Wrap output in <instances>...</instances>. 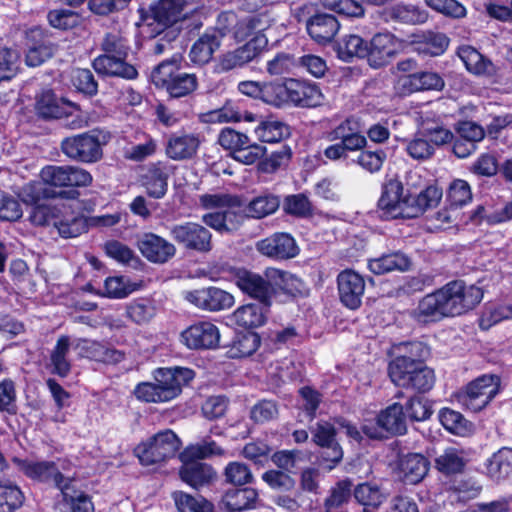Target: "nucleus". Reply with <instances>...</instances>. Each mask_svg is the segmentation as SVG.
I'll return each instance as SVG.
<instances>
[{
    "instance_id": "obj_1",
    "label": "nucleus",
    "mask_w": 512,
    "mask_h": 512,
    "mask_svg": "<svg viewBox=\"0 0 512 512\" xmlns=\"http://www.w3.org/2000/svg\"><path fill=\"white\" fill-rule=\"evenodd\" d=\"M483 298V291L462 280L451 281L440 289L425 295L413 310L412 316L419 323H431L445 317L462 315L476 307Z\"/></svg>"
},
{
    "instance_id": "obj_2",
    "label": "nucleus",
    "mask_w": 512,
    "mask_h": 512,
    "mask_svg": "<svg viewBox=\"0 0 512 512\" xmlns=\"http://www.w3.org/2000/svg\"><path fill=\"white\" fill-rule=\"evenodd\" d=\"M195 376L192 369L184 367L158 368L153 372V382H141L134 388L135 397L146 403H164L177 398L182 387Z\"/></svg>"
},
{
    "instance_id": "obj_3",
    "label": "nucleus",
    "mask_w": 512,
    "mask_h": 512,
    "mask_svg": "<svg viewBox=\"0 0 512 512\" xmlns=\"http://www.w3.org/2000/svg\"><path fill=\"white\" fill-rule=\"evenodd\" d=\"M389 376L397 386L418 392L429 391L435 382L432 369L407 356H398L390 363Z\"/></svg>"
},
{
    "instance_id": "obj_4",
    "label": "nucleus",
    "mask_w": 512,
    "mask_h": 512,
    "mask_svg": "<svg viewBox=\"0 0 512 512\" xmlns=\"http://www.w3.org/2000/svg\"><path fill=\"white\" fill-rule=\"evenodd\" d=\"M108 139L107 133L92 130L65 138L61 143V149L68 158L74 161L95 163L102 158V147L108 142Z\"/></svg>"
},
{
    "instance_id": "obj_5",
    "label": "nucleus",
    "mask_w": 512,
    "mask_h": 512,
    "mask_svg": "<svg viewBox=\"0 0 512 512\" xmlns=\"http://www.w3.org/2000/svg\"><path fill=\"white\" fill-rule=\"evenodd\" d=\"M151 79L157 87L165 89L174 98L186 96L197 87L196 76L181 72L175 61L159 64L152 72Z\"/></svg>"
},
{
    "instance_id": "obj_6",
    "label": "nucleus",
    "mask_w": 512,
    "mask_h": 512,
    "mask_svg": "<svg viewBox=\"0 0 512 512\" xmlns=\"http://www.w3.org/2000/svg\"><path fill=\"white\" fill-rule=\"evenodd\" d=\"M501 380L498 375L484 374L471 381L458 394L459 403L472 412L485 408L499 393Z\"/></svg>"
},
{
    "instance_id": "obj_7",
    "label": "nucleus",
    "mask_w": 512,
    "mask_h": 512,
    "mask_svg": "<svg viewBox=\"0 0 512 512\" xmlns=\"http://www.w3.org/2000/svg\"><path fill=\"white\" fill-rule=\"evenodd\" d=\"M180 445L179 438L172 430H164L139 444L135 452L139 461L149 466L174 457Z\"/></svg>"
},
{
    "instance_id": "obj_8",
    "label": "nucleus",
    "mask_w": 512,
    "mask_h": 512,
    "mask_svg": "<svg viewBox=\"0 0 512 512\" xmlns=\"http://www.w3.org/2000/svg\"><path fill=\"white\" fill-rule=\"evenodd\" d=\"M382 216L388 219L412 218L411 194L405 192L403 184L397 179L388 180L382 188L378 200Z\"/></svg>"
},
{
    "instance_id": "obj_9",
    "label": "nucleus",
    "mask_w": 512,
    "mask_h": 512,
    "mask_svg": "<svg viewBox=\"0 0 512 512\" xmlns=\"http://www.w3.org/2000/svg\"><path fill=\"white\" fill-rule=\"evenodd\" d=\"M70 465L68 461H62L60 466L51 461H18L19 469L26 476L41 482L52 481L59 490L73 475L69 473Z\"/></svg>"
},
{
    "instance_id": "obj_10",
    "label": "nucleus",
    "mask_w": 512,
    "mask_h": 512,
    "mask_svg": "<svg viewBox=\"0 0 512 512\" xmlns=\"http://www.w3.org/2000/svg\"><path fill=\"white\" fill-rule=\"evenodd\" d=\"M222 22H235V14L225 12L219 15L217 28L212 32L203 34L192 46L190 58L194 63L205 64L209 62L216 50L221 45V40L227 33V27L222 26Z\"/></svg>"
},
{
    "instance_id": "obj_11",
    "label": "nucleus",
    "mask_w": 512,
    "mask_h": 512,
    "mask_svg": "<svg viewBox=\"0 0 512 512\" xmlns=\"http://www.w3.org/2000/svg\"><path fill=\"white\" fill-rule=\"evenodd\" d=\"M268 44L267 37H253L244 45L222 54L216 66L218 72L241 68L258 57Z\"/></svg>"
},
{
    "instance_id": "obj_12",
    "label": "nucleus",
    "mask_w": 512,
    "mask_h": 512,
    "mask_svg": "<svg viewBox=\"0 0 512 512\" xmlns=\"http://www.w3.org/2000/svg\"><path fill=\"white\" fill-rule=\"evenodd\" d=\"M363 432L370 438H382L383 432L404 434L406 432V417L402 405L394 403L381 411L377 416V424H364Z\"/></svg>"
},
{
    "instance_id": "obj_13",
    "label": "nucleus",
    "mask_w": 512,
    "mask_h": 512,
    "mask_svg": "<svg viewBox=\"0 0 512 512\" xmlns=\"http://www.w3.org/2000/svg\"><path fill=\"white\" fill-rule=\"evenodd\" d=\"M170 235L184 247L199 252H208L212 248L211 233L204 226L195 222L174 225Z\"/></svg>"
},
{
    "instance_id": "obj_14",
    "label": "nucleus",
    "mask_w": 512,
    "mask_h": 512,
    "mask_svg": "<svg viewBox=\"0 0 512 512\" xmlns=\"http://www.w3.org/2000/svg\"><path fill=\"white\" fill-rule=\"evenodd\" d=\"M180 338L189 349H213L218 346L220 333L213 323L200 321L186 328Z\"/></svg>"
},
{
    "instance_id": "obj_15",
    "label": "nucleus",
    "mask_w": 512,
    "mask_h": 512,
    "mask_svg": "<svg viewBox=\"0 0 512 512\" xmlns=\"http://www.w3.org/2000/svg\"><path fill=\"white\" fill-rule=\"evenodd\" d=\"M256 250L272 259H291L299 254L295 239L288 233L277 232L256 243Z\"/></svg>"
},
{
    "instance_id": "obj_16",
    "label": "nucleus",
    "mask_w": 512,
    "mask_h": 512,
    "mask_svg": "<svg viewBox=\"0 0 512 512\" xmlns=\"http://www.w3.org/2000/svg\"><path fill=\"white\" fill-rule=\"evenodd\" d=\"M202 138L199 133L178 131L172 133L166 144V155L175 161L193 159L201 146Z\"/></svg>"
},
{
    "instance_id": "obj_17",
    "label": "nucleus",
    "mask_w": 512,
    "mask_h": 512,
    "mask_svg": "<svg viewBox=\"0 0 512 512\" xmlns=\"http://www.w3.org/2000/svg\"><path fill=\"white\" fill-rule=\"evenodd\" d=\"M337 284L341 302L351 310L359 308L365 291L362 276L352 270H345L338 275Z\"/></svg>"
},
{
    "instance_id": "obj_18",
    "label": "nucleus",
    "mask_w": 512,
    "mask_h": 512,
    "mask_svg": "<svg viewBox=\"0 0 512 512\" xmlns=\"http://www.w3.org/2000/svg\"><path fill=\"white\" fill-rule=\"evenodd\" d=\"M185 298L195 306L210 311L228 309L235 302L232 294L216 287L188 292Z\"/></svg>"
},
{
    "instance_id": "obj_19",
    "label": "nucleus",
    "mask_w": 512,
    "mask_h": 512,
    "mask_svg": "<svg viewBox=\"0 0 512 512\" xmlns=\"http://www.w3.org/2000/svg\"><path fill=\"white\" fill-rule=\"evenodd\" d=\"M138 249L150 262L164 264L174 257V244L154 233L144 234L138 241Z\"/></svg>"
},
{
    "instance_id": "obj_20",
    "label": "nucleus",
    "mask_w": 512,
    "mask_h": 512,
    "mask_svg": "<svg viewBox=\"0 0 512 512\" xmlns=\"http://www.w3.org/2000/svg\"><path fill=\"white\" fill-rule=\"evenodd\" d=\"M399 42L390 33H378L368 45L366 55L370 66L374 68L385 65L398 51Z\"/></svg>"
},
{
    "instance_id": "obj_21",
    "label": "nucleus",
    "mask_w": 512,
    "mask_h": 512,
    "mask_svg": "<svg viewBox=\"0 0 512 512\" xmlns=\"http://www.w3.org/2000/svg\"><path fill=\"white\" fill-rule=\"evenodd\" d=\"M234 282L243 293L260 302H268L271 297L269 281L265 276L243 269L235 273Z\"/></svg>"
},
{
    "instance_id": "obj_22",
    "label": "nucleus",
    "mask_w": 512,
    "mask_h": 512,
    "mask_svg": "<svg viewBox=\"0 0 512 512\" xmlns=\"http://www.w3.org/2000/svg\"><path fill=\"white\" fill-rule=\"evenodd\" d=\"M444 81L435 72H417L402 75L397 80V89L403 94H411L422 90H441Z\"/></svg>"
},
{
    "instance_id": "obj_23",
    "label": "nucleus",
    "mask_w": 512,
    "mask_h": 512,
    "mask_svg": "<svg viewBox=\"0 0 512 512\" xmlns=\"http://www.w3.org/2000/svg\"><path fill=\"white\" fill-rule=\"evenodd\" d=\"M289 102L301 107H316L322 104L324 95L315 83L289 79Z\"/></svg>"
},
{
    "instance_id": "obj_24",
    "label": "nucleus",
    "mask_w": 512,
    "mask_h": 512,
    "mask_svg": "<svg viewBox=\"0 0 512 512\" xmlns=\"http://www.w3.org/2000/svg\"><path fill=\"white\" fill-rule=\"evenodd\" d=\"M93 68L98 74L104 76L134 79L138 75L135 67L126 62V58L105 53L94 59Z\"/></svg>"
},
{
    "instance_id": "obj_25",
    "label": "nucleus",
    "mask_w": 512,
    "mask_h": 512,
    "mask_svg": "<svg viewBox=\"0 0 512 512\" xmlns=\"http://www.w3.org/2000/svg\"><path fill=\"white\" fill-rule=\"evenodd\" d=\"M264 275L269 281L270 296L276 290H281L294 296L306 293L305 283L290 272L269 267L265 270Z\"/></svg>"
},
{
    "instance_id": "obj_26",
    "label": "nucleus",
    "mask_w": 512,
    "mask_h": 512,
    "mask_svg": "<svg viewBox=\"0 0 512 512\" xmlns=\"http://www.w3.org/2000/svg\"><path fill=\"white\" fill-rule=\"evenodd\" d=\"M458 56L466 69L472 74L488 78L498 74L496 65L472 46L464 45L459 47Z\"/></svg>"
},
{
    "instance_id": "obj_27",
    "label": "nucleus",
    "mask_w": 512,
    "mask_h": 512,
    "mask_svg": "<svg viewBox=\"0 0 512 512\" xmlns=\"http://www.w3.org/2000/svg\"><path fill=\"white\" fill-rule=\"evenodd\" d=\"M338 433V425L328 421H320L317 423L316 428L313 431L314 441L328 449L327 454L324 458L333 463H337L342 459L343 452L341 447L335 441V436Z\"/></svg>"
},
{
    "instance_id": "obj_28",
    "label": "nucleus",
    "mask_w": 512,
    "mask_h": 512,
    "mask_svg": "<svg viewBox=\"0 0 512 512\" xmlns=\"http://www.w3.org/2000/svg\"><path fill=\"white\" fill-rule=\"evenodd\" d=\"M74 349V340L67 335H61L49 356V368L52 374L66 377L71 371L70 349Z\"/></svg>"
},
{
    "instance_id": "obj_29",
    "label": "nucleus",
    "mask_w": 512,
    "mask_h": 512,
    "mask_svg": "<svg viewBox=\"0 0 512 512\" xmlns=\"http://www.w3.org/2000/svg\"><path fill=\"white\" fill-rule=\"evenodd\" d=\"M268 306V302L243 305L233 312L231 320L246 329L257 328L265 323Z\"/></svg>"
},
{
    "instance_id": "obj_30",
    "label": "nucleus",
    "mask_w": 512,
    "mask_h": 512,
    "mask_svg": "<svg viewBox=\"0 0 512 512\" xmlns=\"http://www.w3.org/2000/svg\"><path fill=\"white\" fill-rule=\"evenodd\" d=\"M231 25H235L234 27V37L237 41H244L251 37H266L264 35V31L269 27V19L265 15H253L243 18L234 23L222 22V26L227 27V31L229 30Z\"/></svg>"
},
{
    "instance_id": "obj_31",
    "label": "nucleus",
    "mask_w": 512,
    "mask_h": 512,
    "mask_svg": "<svg viewBox=\"0 0 512 512\" xmlns=\"http://www.w3.org/2000/svg\"><path fill=\"white\" fill-rule=\"evenodd\" d=\"M331 141L344 142L348 148L363 149L367 145V139L359 131L358 122L352 118H348L338 124L328 133Z\"/></svg>"
},
{
    "instance_id": "obj_32",
    "label": "nucleus",
    "mask_w": 512,
    "mask_h": 512,
    "mask_svg": "<svg viewBox=\"0 0 512 512\" xmlns=\"http://www.w3.org/2000/svg\"><path fill=\"white\" fill-rule=\"evenodd\" d=\"M412 266L411 258L401 251L382 255L381 257L369 260V270L377 275L389 272H405Z\"/></svg>"
},
{
    "instance_id": "obj_33",
    "label": "nucleus",
    "mask_w": 512,
    "mask_h": 512,
    "mask_svg": "<svg viewBox=\"0 0 512 512\" xmlns=\"http://www.w3.org/2000/svg\"><path fill=\"white\" fill-rule=\"evenodd\" d=\"M486 474L494 482L512 479V449L503 447L486 463Z\"/></svg>"
},
{
    "instance_id": "obj_34",
    "label": "nucleus",
    "mask_w": 512,
    "mask_h": 512,
    "mask_svg": "<svg viewBox=\"0 0 512 512\" xmlns=\"http://www.w3.org/2000/svg\"><path fill=\"white\" fill-rule=\"evenodd\" d=\"M186 0H158L151 11L154 19L163 26H170L185 18Z\"/></svg>"
},
{
    "instance_id": "obj_35",
    "label": "nucleus",
    "mask_w": 512,
    "mask_h": 512,
    "mask_svg": "<svg viewBox=\"0 0 512 512\" xmlns=\"http://www.w3.org/2000/svg\"><path fill=\"white\" fill-rule=\"evenodd\" d=\"M76 106L63 98H57L51 91L43 92L37 100L36 109L43 118H60L71 113Z\"/></svg>"
},
{
    "instance_id": "obj_36",
    "label": "nucleus",
    "mask_w": 512,
    "mask_h": 512,
    "mask_svg": "<svg viewBox=\"0 0 512 512\" xmlns=\"http://www.w3.org/2000/svg\"><path fill=\"white\" fill-rule=\"evenodd\" d=\"M339 30L337 19L330 14H317L307 23V31L318 43L330 42Z\"/></svg>"
},
{
    "instance_id": "obj_37",
    "label": "nucleus",
    "mask_w": 512,
    "mask_h": 512,
    "mask_svg": "<svg viewBox=\"0 0 512 512\" xmlns=\"http://www.w3.org/2000/svg\"><path fill=\"white\" fill-rule=\"evenodd\" d=\"M180 477L191 487L199 488L212 482L216 477V472L206 463L192 461L182 466Z\"/></svg>"
},
{
    "instance_id": "obj_38",
    "label": "nucleus",
    "mask_w": 512,
    "mask_h": 512,
    "mask_svg": "<svg viewBox=\"0 0 512 512\" xmlns=\"http://www.w3.org/2000/svg\"><path fill=\"white\" fill-rule=\"evenodd\" d=\"M257 498L255 489H230L224 494L222 504L228 512H242L254 507Z\"/></svg>"
},
{
    "instance_id": "obj_39",
    "label": "nucleus",
    "mask_w": 512,
    "mask_h": 512,
    "mask_svg": "<svg viewBox=\"0 0 512 512\" xmlns=\"http://www.w3.org/2000/svg\"><path fill=\"white\" fill-rule=\"evenodd\" d=\"M466 464L467 456L465 451L457 447L446 448L435 459L437 470L446 475L461 473Z\"/></svg>"
},
{
    "instance_id": "obj_40",
    "label": "nucleus",
    "mask_w": 512,
    "mask_h": 512,
    "mask_svg": "<svg viewBox=\"0 0 512 512\" xmlns=\"http://www.w3.org/2000/svg\"><path fill=\"white\" fill-rule=\"evenodd\" d=\"M74 474L60 488L64 502L72 512H94V505L89 495L74 486Z\"/></svg>"
},
{
    "instance_id": "obj_41",
    "label": "nucleus",
    "mask_w": 512,
    "mask_h": 512,
    "mask_svg": "<svg viewBox=\"0 0 512 512\" xmlns=\"http://www.w3.org/2000/svg\"><path fill=\"white\" fill-rule=\"evenodd\" d=\"M400 470L406 482L416 484L427 474L429 462L423 455L411 453L401 459Z\"/></svg>"
},
{
    "instance_id": "obj_42",
    "label": "nucleus",
    "mask_w": 512,
    "mask_h": 512,
    "mask_svg": "<svg viewBox=\"0 0 512 512\" xmlns=\"http://www.w3.org/2000/svg\"><path fill=\"white\" fill-rule=\"evenodd\" d=\"M368 43L356 34L344 35L336 43V52L343 61H351L353 58H364L367 55Z\"/></svg>"
},
{
    "instance_id": "obj_43",
    "label": "nucleus",
    "mask_w": 512,
    "mask_h": 512,
    "mask_svg": "<svg viewBox=\"0 0 512 512\" xmlns=\"http://www.w3.org/2000/svg\"><path fill=\"white\" fill-rule=\"evenodd\" d=\"M59 234L64 238L77 237L85 231L86 224L82 217L70 212V208L62 206L60 217L54 222Z\"/></svg>"
},
{
    "instance_id": "obj_44",
    "label": "nucleus",
    "mask_w": 512,
    "mask_h": 512,
    "mask_svg": "<svg viewBox=\"0 0 512 512\" xmlns=\"http://www.w3.org/2000/svg\"><path fill=\"white\" fill-rule=\"evenodd\" d=\"M280 206V199L273 194H261L253 198L246 207L249 217L261 219L277 211Z\"/></svg>"
},
{
    "instance_id": "obj_45",
    "label": "nucleus",
    "mask_w": 512,
    "mask_h": 512,
    "mask_svg": "<svg viewBox=\"0 0 512 512\" xmlns=\"http://www.w3.org/2000/svg\"><path fill=\"white\" fill-rule=\"evenodd\" d=\"M442 190L430 185L417 195L411 194L412 218L422 215L427 209L436 206L442 199Z\"/></svg>"
},
{
    "instance_id": "obj_46",
    "label": "nucleus",
    "mask_w": 512,
    "mask_h": 512,
    "mask_svg": "<svg viewBox=\"0 0 512 512\" xmlns=\"http://www.w3.org/2000/svg\"><path fill=\"white\" fill-rule=\"evenodd\" d=\"M156 313V305L149 299L141 298L134 300L126 307V316L138 325L149 323L155 317Z\"/></svg>"
},
{
    "instance_id": "obj_47",
    "label": "nucleus",
    "mask_w": 512,
    "mask_h": 512,
    "mask_svg": "<svg viewBox=\"0 0 512 512\" xmlns=\"http://www.w3.org/2000/svg\"><path fill=\"white\" fill-rule=\"evenodd\" d=\"M257 138L262 142H279L290 135L289 127L277 120L262 121L254 130Z\"/></svg>"
},
{
    "instance_id": "obj_48",
    "label": "nucleus",
    "mask_w": 512,
    "mask_h": 512,
    "mask_svg": "<svg viewBox=\"0 0 512 512\" xmlns=\"http://www.w3.org/2000/svg\"><path fill=\"white\" fill-rule=\"evenodd\" d=\"M354 497L365 507L377 508L386 499V494L378 484L365 482L355 488Z\"/></svg>"
},
{
    "instance_id": "obj_49",
    "label": "nucleus",
    "mask_w": 512,
    "mask_h": 512,
    "mask_svg": "<svg viewBox=\"0 0 512 512\" xmlns=\"http://www.w3.org/2000/svg\"><path fill=\"white\" fill-rule=\"evenodd\" d=\"M141 287L125 276L108 277L104 283L105 295L109 298L122 299Z\"/></svg>"
},
{
    "instance_id": "obj_50",
    "label": "nucleus",
    "mask_w": 512,
    "mask_h": 512,
    "mask_svg": "<svg viewBox=\"0 0 512 512\" xmlns=\"http://www.w3.org/2000/svg\"><path fill=\"white\" fill-rule=\"evenodd\" d=\"M74 350L77 351L79 357L90 358L96 361H110L112 350L107 349L102 344L88 339L74 340Z\"/></svg>"
},
{
    "instance_id": "obj_51",
    "label": "nucleus",
    "mask_w": 512,
    "mask_h": 512,
    "mask_svg": "<svg viewBox=\"0 0 512 512\" xmlns=\"http://www.w3.org/2000/svg\"><path fill=\"white\" fill-rule=\"evenodd\" d=\"M260 345V337L257 333L247 332L238 335L228 350L231 358H241L252 355Z\"/></svg>"
},
{
    "instance_id": "obj_52",
    "label": "nucleus",
    "mask_w": 512,
    "mask_h": 512,
    "mask_svg": "<svg viewBox=\"0 0 512 512\" xmlns=\"http://www.w3.org/2000/svg\"><path fill=\"white\" fill-rule=\"evenodd\" d=\"M66 194V192L57 193L54 189L47 187L41 179L27 183L21 190L23 201L29 204H36L41 199L63 197Z\"/></svg>"
},
{
    "instance_id": "obj_53",
    "label": "nucleus",
    "mask_w": 512,
    "mask_h": 512,
    "mask_svg": "<svg viewBox=\"0 0 512 512\" xmlns=\"http://www.w3.org/2000/svg\"><path fill=\"white\" fill-rule=\"evenodd\" d=\"M223 475L225 482L233 486H244L254 481V475L248 465L238 461L228 463Z\"/></svg>"
},
{
    "instance_id": "obj_54",
    "label": "nucleus",
    "mask_w": 512,
    "mask_h": 512,
    "mask_svg": "<svg viewBox=\"0 0 512 512\" xmlns=\"http://www.w3.org/2000/svg\"><path fill=\"white\" fill-rule=\"evenodd\" d=\"M23 501L24 495L16 485L0 481V512H13Z\"/></svg>"
},
{
    "instance_id": "obj_55",
    "label": "nucleus",
    "mask_w": 512,
    "mask_h": 512,
    "mask_svg": "<svg viewBox=\"0 0 512 512\" xmlns=\"http://www.w3.org/2000/svg\"><path fill=\"white\" fill-rule=\"evenodd\" d=\"M472 200L471 187L465 180H453L447 190V202L452 207L460 210Z\"/></svg>"
},
{
    "instance_id": "obj_56",
    "label": "nucleus",
    "mask_w": 512,
    "mask_h": 512,
    "mask_svg": "<svg viewBox=\"0 0 512 512\" xmlns=\"http://www.w3.org/2000/svg\"><path fill=\"white\" fill-rule=\"evenodd\" d=\"M448 44L449 40L443 33L427 32L416 49L420 54L438 56L445 52Z\"/></svg>"
},
{
    "instance_id": "obj_57",
    "label": "nucleus",
    "mask_w": 512,
    "mask_h": 512,
    "mask_svg": "<svg viewBox=\"0 0 512 512\" xmlns=\"http://www.w3.org/2000/svg\"><path fill=\"white\" fill-rule=\"evenodd\" d=\"M439 420L445 429L454 434L465 435L471 431V423L462 414L450 408L440 410Z\"/></svg>"
},
{
    "instance_id": "obj_58",
    "label": "nucleus",
    "mask_w": 512,
    "mask_h": 512,
    "mask_svg": "<svg viewBox=\"0 0 512 512\" xmlns=\"http://www.w3.org/2000/svg\"><path fill=\"white\" fill-rule=\"evenodd\" d=\"M145 187L150 197L163 198L168 189V174L159 167L152 168L146 176Z\"/></svg>"
},
{
    "instance_id": "obj_59",
    "label": "nucleus",
    "mask_w": 512,
    "mask_h": 512,
    "mask_svg": "<svg viewBox=\"0 0 512 512\" xmlns=\"http://www.w3.org/2000/svg\"><path fill=\"white\" fill-rule=\"evenodd\" d=\"M179 512H213V505L204 498H195L184 492L173 494Z\"/></svg>"
},
{
    "instance_id": "obj_60",
    "label": "nucleus",
    "mask_w": 512,
    "mask_h": 512,
    "mask_svg": "<svg viewBox=\"0 0 512 512\" xmlns=\"http://www.w3.org/2000/svg\"><path fill=\"white\" fill-rule=\"evenodd\" d=\"M406 152L415 160H426L434 154V146L420 129L413 138L406 141Z\"/></svg>"
},
{
    "instance_id": "obj_61",
    "label": "nucleus",
    "mask_w": 512,
    "mask_h": 512,
    "mask_svg": "<svg viewBox=\"0 0 512 512\" xmlns=\"http://www.w3.org/2000/svg\"><path fill=\"white\" fill-rule=\"evenodd\" d=\"M203 121L213 124L240 122L242 121V111L236 104L227 102L221 108L206 113Z\"/></svg>"
},
{
    "instance_id": "obj_62",
    "label": "nucleus",
    "mask_w": 512,
    "mask_h": 512,
    "mask_svg": "<svg viewBox=\"0 0 512 512\" xmlns=\"http://www.w3.org/2000/svg\"><path fill=\"white\" fill-rule=\"evenodd\" d=\"M101 48L105 54L127 58L129 51L128 39L120 31L105 34Z\"/></svg>"
},
{
    "instance_id": "obj_63",
    "label": "nucleus",
    "mask_w": 512,
    "mask_h": 512,
    "mask_svg": "<svg viewBox=\"0 0 512 512\" xmlns=\"http://www.w3.org/2000/svg\"><path fill=\"white\" fill-rule=\"evenodd\" d=\"M428 222L431 229H447L461 222V212L451 205H448L432 214Z\"/></svg>"
},
{
    "instance_id": "obj_64",
    "label": "nucleus",
    "mask_w": 512,
    "mask_h": 512,
    "mask_svg": "<svg viewBox=\"0 0 512 512\" xmlns=\"http://www.w3.org/2000/svg\"><path fill=\"white\" fill-rule=\"evenodd\" d=\"M355 162L369 173H377L381 170L386 161L387 154L383 149L369 150L361 149Z\"/></svg>"
}]
</instances>
